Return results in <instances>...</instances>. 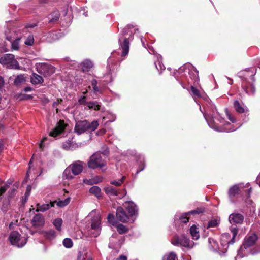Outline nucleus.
Returning <instances> with one entry per match:
<instances>
[{"label":"nucleus","mask_w":260,"mask_h":260,"mask_svg":"<svg viewBox=\"0 0 260 260\" xmlns=\"http://www.w3.org/2000/svg\"><path fill=\"white\" fill-rule=\"evenodd\" d=\"M190 94L195 102L199 105L200 110L211 128L219 132H231L240 127L235 128L229 122H225L210 99L206 95L202 96L199 90L192 85Z\"/></svg>","instance_id":"obj_1"},{"label":"nucleus","mask_w":260,"mask_h":260,"mask_svg":"<svg viewBox=\"0 0 260 260\" xmlns=\"http://www.w3.org/2000/svg\"><path fill=\"white\" fill-rule=\"evenodd\" d=\"M174 76L183 89H188V85L198 83L199 81L198 71L190 63L180 67L174 73Z\"/></svg>","instance_id":"obj_2"},{"label":"nucleus","mask_w":260,"mask_h":260,"mask_svg":"<svg viewBox=\"0 0 260 260\" xmlns=\"http://www.w3.org/2000/svg\"><path fill=\"white\" fill-rule=\"evenodd\" d=\"M256 73L255 68H247L238 73V76L241 80V86L244 91L249 95H254L256 88L254 83L255 81L254 76Z\"/></svg>","instance_id":"obj_3"},{"label":"nucleus","mask_w":260,"mask_h":260,"mask_svg":"<svg viewBox=\"0 0 260 260\" xmlns=\"http://www.w3.org/2000/svg\"><path fill=\"white\" fill-rule=\"evenodd\" d=\"M138 30L131 24L127 25L119 34L118 43L122 49L121 56H125L129 52V42L133 39V35Z\"/></svg>","instance_id":"obj_4"},{"label":"nucleus","mask_w":260,"mask_h":260,"mask_svg":"<svg viewBox=\"0 0 260 260\" xmlns=\"http://www.w3.org/2000/svg\"><path fill=\"white\" fill-rule=\"evenodd\" d=\"M85 163L80 160H76L70 165L64 171L62 174L63 179L70 180L73 179L82 173Z\"/></svg>","instance_id":"obj_5"},{"label":"nucleus","mask_w":260,"mask_h":260,"mask_svg":"<svg viewBox=\"0 0 260 260\" xmlns=\"http://www.w3.org/2000/svg\"><path fill=\"white\" fill-rule=\"evenodd\" d=\"M204 211L205 208L204 207H200L185 213H177L174 216V224L177 228L178 230H179L180 226H182V229H183L184 225L189 221V218L187 217L188 215L199 214L204 213Z\"/></svg>","instance_id":"obj_6"},{"label":"nucleus","mask_w":260,"mask_h":260,"mask_svg":"<svg viewBox=\"0 0 260 260\" xmlns=\"http://www.w3.org/2000/svg\"><path fill=\"white\" fill-rule=\"evenodd\" d=\"M171 243L174 246L181 247L183 250L191 249L194 246V242L184 234L175 235L171 239Z\"/></svg>","instance_id":"obj_7"},{"label":"nucleus","mask_w":260,"mask_h":260,"mask_svg":"<svg viewBox=\"0 0 260 260\" xmlns=\"http://www.w3.org/2000/svg\"><path fill=\"white\" fill-rule=\"evenodd\" d=\"M99 125L97 120H94L90 123L87 120L78 121L76 123L74 132L78 135H81L86 131L92 132L95 131Z\"/></svg>","instance_id":"obj_8"},{"label":"nucleus","mask_w":260,"mask_h":260,"mask_svg":"<svg viewBox=\"0 0 260 260\" xmlns=\"http://www.w3.org/2000/svg\"><path fill=\"white\" fill-rule=\"evenodd\" d=\"M258 239V237L255 234L247 235L244 240L243 244L238 251L237 256L236 257L235 260H237L238 257L242 258L247 254L246 250L249 247L255 244Z\"/></svg>","instance_id":"obj_9"},{"label":"nucleus","mask_w":260,"mask_h":260,"mask_svg":"<svg viewBox=\"0 0 260 260\" xmlns=\"http://www.w3.org/2000/svg\"><path fill=\"white\" fill-rule=\"evenodd\" d=\"M0 63L8 69H20L18 62L12 54H6L0 58Z\"/></svg>","instance_id":"obj_10"},{"label":"nucleus","mask_w":260,"mask_h":260,"mask_svg":"<svg viewBox=\"0 0 260 260\" xmlns=\"http://www.w3.org/2000/svg\"><path fill=\"white\" fill-rule=\"evenodd\" d=\"M106 162L102 158L99 152H96L91 155L87 162L88 167L92 169H95L98 168H102L106 166Z\"/></svg>","instance_id":"obj_11"},{"label":"nucleus","mask_w":260,"mask_h":260,"mask_svg":"<svg viewBox=\"0 0 260 260\" xmlns=\"http://www.w3.org/2000/svg\"><path fill=\"white\" fill-rule=\"evenodd\" d=\"M101 232V218L99 214L92 217L91 220V228L89 230L92 237H97Z\"/></svg>","instance_id":"obj_12"},{"label":"nucleus","mask_w":260,"mask_h":260,"mask_svg":"<svg viewBox=\"0 0 260 260\" xmlns=\"http://www.w3.org/2000/svg\"><path fill=\"white\" fill-rule=\"evenodd\" d=\"M9 239L12 245L19 248L23 247L27 241L26 237L22 236L17 231H15L10 234Z\"/></svg>","instance_id":"obj_13"},{"label":"nucleus","mask_w":260,"mask_h":260,"mask_svg":"<svg viewBox=\"0 0 260 260\" xmlns=\"http://www.w3.org/2000/svg\"><path fill=\"white\" fill-rule=\"evenodd\" d=\"M37 71L45 77H48L54 74L55 68L53 66L47 63H38L36 65Z\"/></svg>","instance_id":"obj_14"},{"label":"nucleus","mask_w":260,"mask_h":260,"mask_svg":"<svg viewBox=\"0 0 260 260\" xmlns=\"http://www.w3.org/2000/svg\"><path fill=\"white\" fill-rule=\"evenodd\" d=\"M244 220V216L242 214L235 212L231 213L229 216L230 223L233 225L242 224Z\"/></svg>","instance_id":"obj_15"},{"label":"nucleus","mask_w":260,"mask_h":260,"mask_svg":"<svg viewBox=\"0 0 260 260\" xmlns=\"http://www.w3.org/2000/svg\"><path fill=\"white\" fill-rule=\"evenodd\" d=\"M66 126V124L64 123V121L60 120L53 129L50 132L49 136L53 137L58 136L64 131Z\"/></svg>","instance_id":"obj_16"},{"label":"nucleus","mask_w":260,"mask_h":260,"mask_svg":"<svg viewBox=\"0 0 260 260\" xmlns=\"http://www.w3.org/2000/svg\"><path fill=\"white\" fill-rule=\"evenodd\" d=\"M243 187L242 184H235L229 188L228 191V196L230 202L234 203V201L233 198L237 194H238L240 192V188Z\"/></svg>","instance_id":"obj_17"},{"label":"nucleus","mask_w":260,"mask_h":260,"mask_svg":"<svg viewBox=\"0 0 260 260\" xmlns=\"http://www.w3.org/2000/svg\"><path fill=\"white\" fill-rule=\"evenodd\" d=\"M81 146V143H77L70 140L66 141L62 143V148L67 151H74L80 147Z\"/></svg>","instance_id":"obj_18"},{"label":"nucleus","mask_w":260,"mask_h":260,"mask_svg":"<svg viewBox=\"0 0 260 260\" xmlns=\"http://www.w3.org/2000/svg\"><path fill=\"white\" fill-rule=\"evenodd\" d=\"M31 222L35 228L42 227L45 224V219L41 214L38 213L33 217Z\"/></svg>","instance_id":"obj_19"},{"label":"nucleus","mask_w":260,"mask_h":260,"mask_svg":"<svg viewBox=\"0 0 260 260\" xmlns=\"http://www.w3.org/2000/svg\"><path fill=\"white\" fill-rule=\"evenodd\" d=\"M208 243L209 248L213 251L218 253L220 256H223L226 252L225 251L220 252L219 250V246L217 242L212 238L208 239Z\"/></svg>","instance_id":"obj_20"},{"label":"nucleus","mask_w":260,"mask_h":260,"mask_svg":"<svg viewBox=\"0 0 260 260\" xmlns=\"http://www.w3.org/2000/svg\"><path fill=\"white\" fill-rule=\"evenodd\" d=\"M116 216L117 219L122 222H126L129 220L128 216L121 207H117Z\"/></svg>","instance_id":"obj_21"},{"label":"nucleus","mask_w":260,"mask_h":260,"mask_svg":"<svg viewBox=\"0 0 260 260\" xmlns=\"http://www.w3.org/2000/svg\"><path fill=\"white\" fill-rule=\"evenodd\" d=\"M126 209L130 217H133L138 215V208L133 202L129 201Z\"/></svg>","instance_id":"obj_22"},{"label":"nucleus","mask_w":260,"mask_h":260,"mask_svg":"<svg viewBox=\"0 0 260 260\" xmlns=\"http://www.w3.org/2000/svg\"><path fill=\"white\" fill-rule=\"evenodd\" d=\"M155 57L156 58V60L155 61L154 64L156 69L158 70L159 74L160 75L162 71L165 70L166 67L162 63V57L161 55L157 54L155 55Z\"/></svg>","instance_id":"obj_23"},{"label":"nucleus","mask_w":260,"mask_h":260,"mask_svg":"<svg viewBox=\"0 0 260 260\" xmlns=\"http://www.w3.org/2000/svg\"><path fill=\"white\" fill-rule=\"evenodd\" d=\"M117 234H114L110 238V243L109 244V247L112 249H119L121 246L120 242L119 240L117 239Z\"/></svg>","instance_id":"obj_24"},{"label":"nucleus","mask_w":260,"mask_h":260,"mask_svg":"<svg viewBox=\"0 0 260 260\" xmlns=\"http://www.w3.org/2000/svg\"><path fill=\"white\" fill-rule=\"evenodd\" d=\"M234 107L235 110L239 113H246L249 111L248 108L245 106H242L239 101L236 100L234 101Z\"/></svg>","instance_id":"obj_25"},{"label":"nucleus","mask_w":260,"mask_h":260,"mask_svg":"<svg viewBox=\"0 0 260 260\" xmlns=\"http://www.w3.org/2000/svg\"><path fill=\"white\" fill-rule=\"evenodd\" d=\"M93 66V63L92 61L88 59H84L80 63V68L84 72L89 71Z\"/></svg>","instance_id":"obj_26"},{"label":"nucleus","mask_w":260,"mask_h":260,"mask_svg":"<svg viewBox=\"0 0 260 260\" xmlns=\"http://www.w3.org/2000/svg\"><path fill=\"white\" fill-rule=\"evenodd\" d=\"M30 82L34 85H38L43 83L44 80L42 76L36 73H32L30 77Z\"/></svg>","instance_id":"obj_27"},{"label":"nucleus","mask_w":260,"mask_h":260,"mask_svg":"<svg viewBox=\"0 0 260 260\" xmlns=\"http://www.w3.org/2000/svg\"><path fill=\"white\" fill-rule=\"evenodd\" d=\"M105 191L106 193L109 196H117L119 194V193L118 189L112 186H107L105 187Z\"/></svg>","instance_id":"obj_28"},{"label":"nucleus","mask_w":260,"mask_h":260,"mask_svg":"<svg viewBox=\"0 0 260 260\" xmlns=\"http://www.w3.org/2000/svg\"><path fill=\"white\" fill-rule=\"evenodd\" d=\"M102 106L101 102L94 101H90L87 103V107L89 109L93 110L95 111L100 110Z\"/></svg>","instance_id":"obj_29"},{"label":"nucleus","mask_w":260,"mask_h":260,"mask_svg":"<svg viewBox=\"0 0 260 260\" xmlns=\"http://www.w3.org/2000/svg\"><path fill=\"white\" fill-rule=\"evenodd\" d=\"M60 17L59 12L57 10L53 11L48 16L49 23H55L59 20Z\"/></svg>","instance_id":"obj_30"},{"label":"nucleus","mask_w":260,"mask_h":260,"mask_svg":"<svg viewBox=\"0 0 260 260\" xmlns=\"http://www.w3.org/2000/svg\"><path fill=\"white\" fill-rule=\"evenodd\" d=\"M89 191L91 194L94 195L98 199L102 197L101 189L98 186H92L89 189Z\"/></svg>","instance_id":"obj_31"},{"label":"nucleus","mask_w":260,"mask_h":260,"mask_svg":"<svg viewBox=\"0 0 260 260\" xmlns=\"http://www.w3.org/2000/svg\"><path fill=\"white\" fill-rule=\"evenodd\" d=\"M162 260H178V256L175 252H169L164 255Z\"/></svg>","instance_id":"obj_32"},{"label":"nucleus","mask_w":260,"mask_h":260,"mask_svg":"<svg viewBox=\"0 0 260 260\" xmlns=\"http://www.w3.org/2000/svg\"><path fill=\"white\" fill-rule=\"evenodd\" d=\"M190 233L193 240H198L200 238L199 231L195 225H193L190 227Z\"/></svg>","instance_id":"obj_33"},{"label":"nucleus","mask_w":260,"mask_h":260,"mask_svg":"<svg viewBox=\"0 0 260 260\" xmlns=\"http://www.w3.org/2000/svg\"><path fill=\"white\" fill-rule=\"evenodd\" d=\"M36 206V212H45L49 209L52 206V205L51 204H43L42 205L40 204H37Z\"/></svg>","instance_id":"obj_34"},{"label":"nucleus","mask_w":260,"mask_h":260,"mask_svg":"<svg viewBox=\"0 0 260 260\" xmlns=\"http://www.w3.org/2000/svg\"><path fill=\"white\" fill-rule=\"evenodd\" d=\"M116 119V115L110 112H107L106 115L103 117V120H107L106 122H114Z\"/></svg>","instance_id":"obj_35"},{"label":"nucleus","mask_w":260,"mask_h":260,"mask_svg":"<svg viewBox=\"0 0 260 260\" xmlns=\"http://www.w3.org/2000/svg\"><path fill=\"white\" fill-rule=\"evenodd\" d=\"M220 220L219 218H213L209 221L207 229L209 228L217 227L220 223Z\"/></svg>","instance_id":"obj_36"},{"label":"nucleus","mask_w":260,"mask_h":260,"mask_svg":"<svg viewBox=\"0 0 260 260\" xmlns=\"http://www.w3.org/2000/svg\"><path fill=\"white\" fill-rule=\"evenodd\" d=\"M125 176H123L121 178L118 180H112L110 181V183L111 185H114L115 186H121L124 182L125 180Z\"/></svg>","instance_id":"obj_37"},{"label":"nucleus","mask_w":260,"mask_h":260,"mask_svg":"<svg viewBox=\"0 0 260 260\" xmlns=\"http://www.w3.org/2000/svg\"><path fill=\"white\" fill-rule=\"evenodd\" d=\"M62 222L61 218H57L53 220V224L58 231H61Z\"/></svg>","instance_id":"obj_38"},{"label":"nucleus","mask_w":260,"mask_h":260,"mask_svg":"<svg viewBox=\"0 0 260 260\" xmlns=\"http://www.w3.org/2000/svg\"><path fill=\"white\" fill-rule=\"evenodd\" d=\"M25 81V78L24 75H19L15 78L14 83L15 85H19L23 83Z\"/></svg>","instance_id":"obj_39"},{"label":"nucleus","mask_w":260,"mask_h":260,"mask_svg":"<svg viewBox=\"0 0 260 260\" xmlns=\"http://www.w3.org/2000/svg\"><path fill=\"white\" fill-rule=\"evenodd\" d=\"M56 236V233L54 230L46 231L45 232V237L46 238L52 240L54 239Z\"/></svg>","instance_id":"obj_40"},{"label":"nucleus","mask_w":260,"mask_h":260,"mask_svg":"<svg viewBox=\"0 0 260 260\" xmlns=\"http://www.w3.org/2000/svg\"><path fill=\"white\" fill-rule=\"evenodd\" d=\"M138 161L139 163L138 168L137 169H141L143 168V170L145 168V162L143 156L139 155L138 156Z\"/></svg>","instance_id":"obj_41"},{"label":"nucleus","mask_w":260,"mask_h":260,"mask_svg":"<svg viewBox=\"0 0 260 260\" xmlns=\"http://www.w3.org/2000/svg\"><path fill=\"white\" fill-rule=\"evenodd\" d=\"M71 201L70 197H67L63 200H59L57 202L56 205L59 207H63L69 204Z\"/></svg>","instance_id":"obj_42"},{"label":"nucleus","mask_w":260,"mask_h":260,"mask_svg":"<svg viewBox=\"0 0 260 260\" xmlns=\"http://www.w3.org/2000/svg\"><path fill=\"white\" fill-rule=\"evenodd\" d=\"M231 233H232V239L229 241L228 243L229 245L230 244H233L235 242V238L238 233V229L235 227H232L231 229Z\"/></svg>","instance_id":"obj_43"},{"label":"nucleus","mask_w":260,"mask_h":260,"mask_svg":"<svg viewBox=\"0 0 260 260\" xmlns=\"http://www.w3.org/2000/svg\"><path fill=\"white\" fill-rule=\"evenodd\" d=\"M108 68L109 70V74H111L112 72H114L116 65L113 64V59L111 57H110L107 60Z\"/></svg>","instance_id":"obj_44"},{"label":"nucleus","mask_w":260,"mask_h":260,"mask_svg":"<svg viewBox=\"0 0 260 260\" xmlns=\"http://www.w3.org/2000/svg\"><path fill=\"white\" fill-rule=\"evenodd\" d=\"M117 230L120 234H123L128 231V229L122 224H118L117 225Z\"/></svg>","instance_id":"obj_45"},{"label":"nucleus","mask_w":260,"mask_h":260,"mask_svg":"<svg viewBox=\"0 0 260 260\" xmlns=\"http://www.w3.org/2000/svg\"><path fill=\"white\" fill-rule=\"evenodd\" d=\"M63 246L67 248H70L73 246V243L71 239L66 238L64 239L62 242Z\"/></svg>","instance_id":"obj_46"},{"label":"nucleus","mask_w":260,"mask_h":260,"mask_svg":"<svg viewBox=\"0 0 260 260\" xmlns=\"http://www.w3.org/2000/svg\"><path fill=\"white\" fill-rule=\"evenodd\" d=\"M20 39L17 38L11 43V49L13 50H18L19 49Z\"/></svg>","instance_id":"obj_47"},{"label":"nucleus","mask_w":260,"mask_h":260,"mask_svg":"<svg viewBox=\"0 0 260 260\" xmlns=\"http://www.w3.org/2000/svg\"><path fill=\"white\" fill-rule=\"evenodd\" d=\"M12 183V181L11 180H9L7 181V183L3 186L1 187H0V195L2 194L3 193H4Z\"/></svg>","instance_id":"obj_48"},{"label":"nucleus","mask_w":260,"mask_h":260,"mask_svg":"<svg viewBox=\"0 0 260 260\" xmlns=\"http://www.w3.org/2000/svg\"><path fill=\"white\" fill-rule=\"evenodd\" d=\"M25 44L27 46H32L34 43V38L32 34L29 35L25 41Z\"/></svg>","instance_id":"obj_49"},{"label":"nucleus","mask_w":260,"mask_h":260,"mask_svg":"<svg viewBox=\"0 0 260 260\" xmlns=\"http://www.w3.org/2000/svg\"><path fill=\"white\" fill-rule=\"evenodd\" d=\"M100 153V155L102 154L104 156H108L109 153V150L106 145H104L102 147L100 151H99Z\"/></svg>","instance_id":"obj_50"},{"label":"nucleus","mask_w":260,"mask_h":260,"mask_svg":"<svg viewBox=\"0 0 260 260\" xmlns=\"http://www.w3.org/2000/svg\"><path fill=\"white\" fill-rule=\"evenodd\" d=\"M108 222L112 224L113 225H115L116 222L115 219V217L113 214H109L107 217Z\"/></svg>","instance_id":"obj_51"},{"label":"nucleus","mask_w":260,"mask_h":260,"mask_svg":"<svg viewBox=\"0 0 260 260\" xmlns=\"http://www.w3.org/2000/svg\"><path fill=\"white\" fill-rule=\"evenodd\" d=\"M88 102H87L86 100L85 96H80L78 100V103H79V104L82 105H86L87 106Z\"/></svg>","instance_id":"obj_52"},{"label":"nucleus","mask_w":260,"mask_h":260,"mask_svg":"<svg viewBox=\"0 0 260 260\" xmlns=\"http://www.w3.org/2000/svg\"><path fill=\"white\" fill-rule=\"evenodd\" d=\"M226 115L228 117V119L232 122V123H235L236 122V119L228 111L227 109H226Z\"/></svg>","instance_id":"obj_53"},{"label":"nucleus","mask_w":260,"mask_h":260,"mask_svg":"<svg viewBox=\"0 0 260 260\" xmlns=\"http://www.w3.org/2000/svg\"><path fill=\"white\" fill-rule=\"evenodd\" d=\"M37 26V24L35 23H27L25 25V28H32Z\"/></svg>","instance_id":"obj_54"},{"label":"nucleus","mask_w":260,"mask_h":260,"mask_svg":"<svg viewBox=\"0 0 260 260\" xmlns=\"http://www.w3.org/2000/svg\"><path fill=\"white\" fill-rule=\"evenodd\" d=\"M30 190H31V186L30 185H28L27 187L25 193V197L26 199H27V198L28 197V196L30 195Z\"/></svg>","instance_id":"obj_55"},{"label":"nucleus","mask_w":260,"mask_h":260,"mask_svg":"<svg viewBox=\"0 0 260 260\" xmlns=\"http://www.w3.org/2000/svg\"><path fill=\"white\" fill-rule=\"evenodd\" d=\"M47 140V137H44L42 139V140H41L40 144H39V147L40 148H42L44 146V142L46 140Z\"/></svg>","instance_id":"obj_56"},{"label":"nucleus","mask_w":260,"mask_h":260,"mask_svg":"<svg viewBox=\"0 0 260 260\" xmlns=\"http://www.w3.org/2000/svg\"><path fill=\"white\" fill-rule=\"evenodd\" d=\"M4 85V79L3 77L0 76V89H2Z\"/></svg>","instance_id":"obj_57"},{"label":"nucleus","mask_w":260,"mask_h":260,"mask_svg":"<svg viewBox=\"0 0 260 260\" xmlns=\"http://www.w3.org/2000/svg\"><path fill=\"white\" fill-rule=\"evenodd\" d=\"M23 90H24V91H25L26 92H29V91H32V88L31 87L27 86V87H25L24 88Z\"/></svg>","instance_id":"obj_58"},{"label":"nucleus","mask_w":260,"mask_h":260,"mask_svg":"<svg viewBox=\"0 0 260 260\" xmlns=\"http://www.w3.org/2000/svg\"><path fill=\"white\" fill-rule=\"evenodd\" d=\"M98 82L95 79H92L91 81V85L92 87H94L97 86Z\"/></svg>","instance_id":"obj_59"},{"label":"nucleus","mask_w":260,"mask_h":260,"mask_svg":"<svg viewBox=\"0 0 260 260\" xmlns=\"http://www.w3.org/2000/svg\"><path fill=\"white\" fill-rule=\"evenodd\" d=\"M116 260H127V257L124 255H120Z\"/></svg>","instance_id":"obj_60"},{"label":"nucleus","mask_w":260,"mask_h":260,"mask_svg":"<svg viewBox=\"0 0 260 260\" xmlns=\"http://www.w3.org/2000/svg\"><path fill=\"white\" fill-rule=\"evenodd\" d=\"M93 92L94 93H97L99 92V89L97 86L93 87Z\"/></svg>","instance_id":"obj_61"},{"label":"nucleus","mask_w":260,"mask_h":260,"mask_svg":"<svg viewBox=\"0 0 260 260\" xmlns=\"http://www.w3.org/2000/svg\"><path fill=\"white\" fill-rule=\"evenodd\" d=\"M143 171V168H142V169H137V171H136V174H135L134 177H135V178H136V177H137V175H138V174H139L140 172H141V171Z\"/></svg>","instance_id":"obj_62"},{"label":"nucleus","mask_w":260,"mask_h":260,"mask_svg":"<svg viewBox=\"0 0 260 260\" xmlns=\"http://www.w3.org/2000/svg\"><path fill=\"white\" fill-rule=\"evenodd\" d=\"M140 39H141V43H142V44L143 46L146 48V47L145 44L144 43V39H143V37H140Z\"/></svg>","instance_id":"obj_63"},{"label":"nucleus","mask_w":260,"mask_h":260,"mask_svg":"<svg viewBox=\"0 0 260 260\" xmlns=\"http://www.w3.org/2000/svg\"><path fill=\"white\" fill-rule=\"evenodd\" d=\"M24 96L26 99H31L32 98V96L31 95L25 94Z\"/></svg>","instance_id":"obj_64"}]
</instances>
